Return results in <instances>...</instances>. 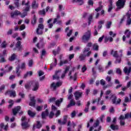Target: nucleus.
<instances>
[{
	"mask_svg": "<svg viewBox=\"0 0 131 131\" xmlns=\"http://www.w3.org/2000/svg\"><path fill=\"white\" fill-rule=\"evenodd\" d=\"M31 6L32 9H37V8H38V3H36V1H34L32 3Z\"/></svg>",
	"mask_w": 131,
	"mask_h": 131,
	"instance_id": "obj_30",
	"label": "nucleus"
},
{
	"mask_svg": "<svg viewBox=\"0 0 131 131\" xmlns=\"http://www.w3.org/2000/svg\"><path fill=\"white\" fill-rule=\"evenodd\" d=\"M74 58V54H70L69 55V59L70 60V61L71 60H72V59H73Z\"/></svg>",
	"mask_w": 131,
	"mask_h": 131,
	"instance_id": "obj_56",
	"label": "nucleus"
},
{
	"mask_svg": "<svg viewBox=\"0 0 131 131\" xmlns=\"http://www.w3.org/2000/svg\"><path fill=\"white\" fill-rule=\"evenodd\" d=\"M82 95V93H81L79 91L76 92L74 94V96L75 97L76 100L79 99V98H80V97H81Z\"/></svg>",
	"mask_w": 131,
	"mask_h": 131,
	"instance_id": "obj_24",
	"label": "nucleus"
},
{
	"mask_svg": "<svg viewBox=\"0 0 131 131\" xmlns=\"http://www.w3.org/2000/svg\"><path fill=\"white\" fill-rule=\"evenodd\" d=\"M32 65H33V60H30L28 63L29 67H32Z\"/></svg>",
	"mask_w": 131,
	"mask_h": 131,
	"instance_id": "obj_52",
	"label": "nucleus"
},
{
	"mask_svg": "<svg viewBox=\"0 0 131 131\" xmlns=\"http://www.w3.org/2000/svg\"><path fill=\"white\" fill-rule=\"evenodd\" d=\"M59 18H60V15H57V18L54 19L53 24H55V23L56 24H62V20H58V19H59Z\"/></svg>",
	"mask_w": 131,
	"mask_h": 131,
	"instance_id": "obj_21",
	"label": "nucleus"
},
{
	"mask_svg": "<svg viewBox=\"0 0 131 131\" xmlns=\"http://www.w3.org/2000/svg\"><path fill=\"white\" fill-rule=\"evenodd\" d=\"M35 23H36V16H35V15H34L33 19L32 20V24H33V25H34V24H35Z\"/></svg>",
	"mask_w": 131,
	"mask_h": 131,
	"instance_id": "obj_51",
	"label": "nucleus"
},
{
	"mask_svg": "<svg viewBox=\"0 0 131 131\" xmlns=\"http://www.w3.org/2000/svg\"><path fill=\"white\" fill-rule=\"evenodd\" d=\"M18 96H19L20 97H21V98H24V97H25V95L24 94V92H20L18 94Z\"/></svg>",
	"mask_w": 131,
	"mask_h": 131,
	"instance_id": "obj_62",
	"label": "nucleus"
},
{
	"mask_svg": "<svg viewBox=\"0 0 131 131\" xmlns=\"http://www.w3.org/2000/svg\"><path fill=\"white\" fill-rule=\"evenodd\" d=\"M93 50H94V51H98L99 46L97 44H94L93 46Z\"/></svg>",
	"mask_w": 131,
	"mask_h": 131,
	"instance_id": "obj_47",
	"label": "nucleus"
},
{
	"mask_svg": "<svg viewBox=\"0 0 131 131\" xmlns=\"http://www.w3.org/2000/svg\"><path fill=\"white\" fill-rule=\"evenodd\" d=\"M21 125L23 128H27L29 127V125L27 122V119L25 116H23L21 118Z\"/></svg>",
	"mask_w": 131,
	"mask_h": 131,
	"instance_id": "obj_7",
	"label": "nucleus"
},
{
	"mask_svg": "<svg viewBox=\"0 0 131 131\" xmlns=\"http://www.w3.org/2000/svg\"><path fill=\"white\" fill-rule=\"evenodd\" d=\"M111 54L113 55L114 57H115L116 58V60L115 61V63L117 64L118 63H120L121 61V58L119 57H118V55L117 54V51H115L114 50H112Z\"/></svg>",
	"mask_w": 131,
	"mask_h": 131,
	"instance_id": "obj_9",
	"label": "nucleus"
},
{
	"mask_svg": "<svg viewBox=\"0 0 131 131\" xmlns=\"http://www.w3.org/2000/svg\"><path fill=\"white\" fill-rule=\"evenodd\" d=\"M14 4L16 7H19L20 6V4H19V0H15Z\"/></svg>",
	"mask_w": 131,
	"mask_h": 131,
	"instance_id": "obj_61",
	"label": "nucleus"
},
{
	"mask_svg": "<svg viewBox=\"0 0 131 131\" xmlns=\"http://www.w3.org/2000/svg\"><path fill=\"white\" fill-rule=\"evenodd\" d=\"M32 74H33L32 71H29L24 75V78H26L27 76H32Z\"/></svg>",
	"mask_w": 131,
	"mask_h": 131,
	"instance_id": "obj_34",
	"label": "nucleus"
},
{
	"mask_svg": "<svg viewBox=\"0 0 131 131\" xmlns=\"http://www.w3.org/2000/svg\"><path fill=\"white\" fill-rule=\"evenodd\" d=\"M13 70V67L10 65H6L5 67V72H11Z\"/></svg>",
	"mask_w": 131,
	"mask_h": 131,
	"instance_id": "obj_18",
	"label": "nucleus"
},
{
	"mask_svg": "<svg viewBox=\"0 0 131 131\" xmlns=\"http://www.w3.org/2000/svg\"><path fill=\"white\" fill-rule=\"evenodd\" d=\"M94 122V119H91L90 122L88 123L87 127H90V125Z\"/></svg>",
	"mask_w": 131,
	"mask_h": 131,
	"instance_id": "obj_50",
	"label": "nucleus"
},
{
	"mask_svg": "<svg viewBox=\"0 0 131 131\" xmlns=\"http://www.w3.org/2000/svg\"><path fill=\"white\" fill-rule=\"evenodd\" d=\"M113 122L114 124H112L111 125V128L113 129V130H117L118 129V125H115V123L116 122V118H114Z\"/></svg>",
	"mask_w": 131,
	"mask_h": 131,
	"instance_id": "obj_15",
	"label": "nucleus"
},
{
	"mask_svg": "<svg viewBox=\"0 0 131 131\" xmlns=\"http://www.w3.org/2000/svg\"><path fill=\"white\" fill-rule=\"evenodd\" d=\"M123 71L125 74L128 75L131 72V67H125L124 68Z\"/></svg>",
	"mask_w": 131,
	"mask_h": 131,
	"instance_id": "obj_19",
	"label": "nucleus"
},
{
	"mask_svg": "<svg viewBox=\"0 0 131 131\" xmlns=\"http://www.w3.org/2000/svg\"><path fill=\"white\" fill-rule=\"evenodd\" d=\"M90 49L89 47L85 48L83 51V54L86 56V57H90V55L91 54H92V52L90 51Z\"/></svg>",
	"mask_w": 131,
	"mask_h": 131,
	"instance_id": "obj_14",
	"label": "nucleus"
},
{
	"mask_svg": "<svg viewBox=\"0 0 131 131\" xmlns=\"http://www.w3.org/2000/svg\"><path fill=\"white\" fill-rule=\"evenodd\" d=\"M85 57L86 56L83 54H80L79 58L81 61H83V60L85 59Z\"/></svg>",
	"mask_w": 131,
	"mask_h": 131,
	"instance_id": "obj_42",
	"label": "nucleus"
},
{
	"mask_svg": "<svg viewBox=\"0 0 131 131\" xmlns=\"http://www.w3.org/2000/svg\"><path fill=\"white\" fill-rule=\"evenodd\" d=\"M127 17V25H130L131 24V18H130V11H128L126 15Z\"/></svg>",
	"mask_w": 131,
	"mask_h": 131,
	"instance_id": "obj_23",
	"label": "nucleus"
},
{
	"mask_svg": "<svg viewBox=\"0 0 131 131\" xmlns=\"http://www.w3.org/2000/svg\"><path fill=\"white\" fill-rule=\"evenodd\" d=\"M109 35H110V36H106L104 37V42H108V41L112 42V41H113V37L116 36V34L114 33L112 31L109 32Z\"/></svg>",
	"mask_w": 131,
	"mask_h": 131,
	"instance_id": "obj_4",
	"label": "nucleus"
},
{
	"mask_svg": "<svg viewBox=\"0 0 131 131\" xmlns=\"http://www.w3.org/2000/svg\"><path fill=\"white\" fill-rule=\"evenodd\" d=\"M16 48L18 49V51H21L23 48V46L21 45V41H17L16 45Z\"/></svg>",
	"mask_w": 131,
	"mask_h": 131,
	"instance_id": "obj_29",
	"label": "nucleus"
},
{
	"mask_svg": "<svg viewBox=\"0 0 131 131\" xmlns=\"http://www.w3.org/2000/svg\"><path fill=\"white\" fill-rule=\"evenodd\" d=\"M128 118H131V113L125 115L124 119H128Z\"/></svg>",
	"mask_w": 131,
	"mask_h": 131,
	"instance_id": "obj_46",
	"label": "nucleus"
},
{
	"mask_svg": "<svg viewBox=\"0 0 131 131\" xmlns=\"http://www.w3.org/2000/svg\"><path fill=\"white\" fill-rule=\"evenodd\" d=\"M91 30H88L84 33L82 37V40L83 42H86L90 38H91Z\"/></svg>",
	"mask_w": 131,
	"mask_h": 131,
	"instance_id": "obj_5",
	"label": "nucleus"
},
{
	"mask_svg": "<svg viewBox=\"0 0 131 131\" xmlns=\"http://www.w3.org/2000/svg\"><path fill=\"white\" fill-rule=\"evenodd\" d=\"M124 116L123 115L120 116V125H124L125 123L124 122Z\"/></svg>",
	"mask_w": 131,
	"mask_h": 131,
	"instance_id": "obj_31",
	"label": "nucleus"
},
{
	"mask_svg": "<svg viewBox=\"0 0 131 131\" xmlns=\"http://www.w3.org/2000/svg\"><path fill=\"white\" fill-rule=\"evenodd\" d=\"M0 126L1 128H4V129H5V130H7V129H8V127H9V125L7 124L5 126V124H4V123H2L0 124Z\"/></svg>",
	"mask_w": 131,
	"mask_h": 131,
	"instance_id": "obj_38",
	"label": "nucleus"
},
{
	"mask_svg": "<svg viewBox=\"0 0 131 131\" xmlns=\"http://www.w3.org/2000/svg\"><path fill=\"white\" fill-rule=\"evenodd\" d=\"M105 83H106V81H105L104 79H101L100 80V84L103 86V90H106L107 88H110V86H112V85L113 84L112 82H110L109 84L107 85H105Z\"/></svg>",
	"mask_w": 131,
	"mask_h": 131,
	"instance_id": "obj_11",
	"label": "nucleus"
},
{
	"mask_svg": "<svg viewBox=\"0 0 131 131\" xmlns=\"http://www.w3.org/2000/svg\"><path fill=\"white\" fill-rule=\"evenodd\" d=\"M20 109H21V106H18L15 107L14 108H13L12 110L13 115H16V114H17L18 112H19V111H20Z\"/></svg>",
	"mask_w": 131,
	"mask_h": 131,
	"instance_id": "obj_22",
	"label": "nucleus"
},
{
	"mask_svg": "<svg viewBox=\"0 0 131 131\" xmlns=\"http://www.w3.org/2000/svg\"><path fill=\"white\" fill-rule=\"evenodd\" d=\"M127 102H129V99H128V97H125L124 102L123 103V106H126L125 103H127Z\"/></svg>",
	"mask_w": 131,
	"mask_h": 131,
	"instance_id": "obj_48",
	"label": "nucleus"
},
{
	"mask_svg": "<svg viewBox=\"0 0 131 131\" xmlns=\"http://www.w3.org/2000/svg\"><path fill=\"white\" fill-rule=\"evenodd\" d=\"M131 34V32L128 31V30H126L125 32V35H126V37H129Z\"/></svg>",
	"mask_w": 131,
	"mask_h": 131,
	"instance_id": "obj_43",
	"label": "nucleus"
},
{
	"mask_svg": "<svg viewBox=\"0 0 131 131\" xmlns=\"http://www.w3.org/2000/svg\"><path fill=\"white\" fill-rule=\"evenodd\" d=\"M39 15H46V11L45 9H43L42 10H40L39 11Z\"/></svg>",
	"mask_w": 131,
	"mask_h": 131,
	"instance_id": "obj_53",
	"label": "nucleus"
},
{
	"mask_svg": "<svg viewBox=\"0 0 131 131\" xmlns=\"http://www.w3.org/2000/svg\"><path fill=\"white\" fill-rule=\"evenodd\" d=\"M124 6V0H118L117 2V10H120V9H122Z\"/></svg>",
	"mask_w": 131,
	"mask_h": 131,
	"instance_id": "obj_12",
	"label": "nucleus"
},
{
	"mask_svg": "<svg viewBox=\"0 0 131 131\" xmlns=\"http://www.w3.org/2000/svg\"><path fill=\"white\" fill-rule=\"evenodd\" d=\"M112 9H113V8L112 7V2H111L110 5H109L108 6V12H110L111 11H112Z\"/></svg>",
	"mask_w": 131,
	"mask_h": 131,
	"instance_id": "obj_58",
	"label": "nucleus"
},
{
	"mask_svg": "<svg viewBox=\"0 0 131 131\" xmlns=\"http://www.w3.org/2000/svg\"><path fill=\"white\" fill-rule=\"evenodd\" d=\"M35 97L34 96L30 97L31 101L29 103L30 106H35Z\"/></svg>",
	"mask_w": 131,
	"mask_h": 131,
	"instance_id": "obj_27",
	"label": "nucleus"
},
{
	"mask_svg": "<svg viewBox=\"0 0 131 131\" xmlns=\"http://www.w3.org/2000/svg\"><path fill=\"white\" fill-rule=\"evenodd\" d=\"M72 98H73V95L72 94H69L68 99L71 100L70 102V104H69L67 106L68 108H70V107H72L73 106L75 105V101L72 99Z\"/></svg>",
	"mask_w": 131,
	"mask_h": 131,
	"instance_id": "obj_8",
	"label": "nucleus"
},
{
	"mask_svg": "<svg viewBox=\"0 0 131 131\" xmlns=\"http://www.w3.org/2000/svg\"><path fill=\"white\" fill-rule=\"evenodd\" d=\"M16 57H17V56L15 54H12L11 56L9 58V61H14L15 59H16Z\"/></svg>",
	"mask_w": 131,
	"mask_h": 131,
	"instance_id": "obj_41",
	"label": "nucleus"
},
{
	"mask_svg": "<svg viewBox=\"0 0 131 131\" xmlns=\"http://www.w3.org/2000/svg\"><path fill=\"white\" fill-rule=\"evenodd\" d=\"M62 70H59L55 72V74L53 76V79H59L60 78V74Z\"/></svg>",
	"mask_w": 131,
	"mask_h": 131,
	"instance_id": "obj_16",
	"label": "nucleus"
},
{
	"mask_svg": "<svg viewBox=\"0 0 131 131\" xmlns=\"http://www.w3.org/2000/svg\"><path fill=\"white\" fill-rule=\"evenodd\" d=\"M101 101V98H98V99H94L93 101V104H95V103H97V104H100V105H103L104 104L103 101Z\"/></svg>",
	"mask_w": 131,
	"mask_h": 131,
	"instance_id": "obj_26",
	"label": "nucleus"
},
{
	"mask_svg": "<svg viewBox=\"0 0 131 131\" xmlns=\"http://www.w3.org/2000/svg\"><path fill=\"white\" fill-rule=\"evenodd\" d=\"M56 98L52 97L49 99V103H54L55 102V104L56 105V106H58V107H59V106H60V104H61V103L63 102V98H60L59 100H58L56 101Z\"/></svg>",
	"mask_w": 131,
	"mask_h": 131,
	"instance_id": "obj_6",
	"label": "nucleus"
},
{
	"mask_svg": "<svg viewBox=\"0 0 131 131\" xmlns=\"http://www.w3.org/2000/svg\"><path fill=\"white\" fill-rule=\"evenodd\" d=\"M26 66V64H25V63L23 62V63H21L20 68L21 69H25V67Z\"/></svg>",
	"mask_w": 131,
	"mask_h": 131,
	"instance_id": "obj_64",
	"label": "nucleus"
},
{
	"mask_svg": "<svg viewBox=\"0 0 131 131\" xmlns=\"http://www.w3.org/2000/svg\"><path fill=\"white\" fill-rule=\"evenodd\" d=\"M7 94H9V95L10 97H13V98H15V97H16V91H8L6 93V95H7Z\"/></svg>",
	"mask_w": 131,
	"mask_h": 131,
	"instance_id": "obj_25",
	"label": "nucleus"
},
{
	"mask_svg": "<svg viewBox=\"0 0 131 131\" xmlns=\"http://www.w3.org/2000/svg\"><path fill=\"white\" fill-rule=\"evenodd\" d=\"M57 65V59L54 58V63H52L51 64V68H53L54 67Z\"/></svg>",
	"mask_w": 131,
	"mask_h": 131,
	"instance_id": "obj_44",
	"label": "nucleus"
},
{
	"mask_svg": "<svg viewBox=\"0 0 131 131\" xmlns=\"http://www.w3.org/2000/svg\"><path fill=\"white\" fill-rule=\"evenodd\" d=\"M76 124H75V123L74 122H72L71 123V121H69L68 123V126H70V127H73V128H74Z\"/></svg>",
	"mask_w": 131,
	"mask_h": 131,
	"instance_id": "obj_36",
	"label": "nucleus"
},
{
	"mask_svg": "<svg viewBox=\"0 0 131 131\" xmlns=\"http://www.w3.org/2000/svg\"><path fill=\"white\" fill-rule=\"evenodd\" d=\"M91 105V102L90 101H88L87 102L86 107L84 110V112L88 113L89 112V107H90V105Z\"/></svg>",
	"mask_w": 131,
	"mask_h": 131,
	"instance_id": "obj_40",
	"label": "nucleus"
},
{
	"mask_svg": "<svg viewBox=\"0 0 131 131\" xmlns=\"http://www.w3.org/2000/svg\"><path fill=\"white\" fill-rule=\"evenodd\" d=\"M62 85V82H57V83L53 82L51 85V88L52 90H56L57 88H59V86H61Z\"/></svg>",
	"mask_w": 131,
	"mask_h": 131,
	"instance_id": "obj_13",
	"label": "nucleus"
},
{
	"mask_svg": "<svg viewBox=\"0 0 131 131\" xmlns=\"http://www.w3.org/2000/svg\"><path fill=\"white\" fill-rule=\"evenodd\" d=\"M60 114H61V111L60 110H57L54 115L56 116V117H58Z\"/></svg>",
	"mask_w": 131,
	"mask_h": 131,
	"instance_id": "obj_54",
	"label": "nucleus"
},
{
	"mask_svg": "<svg viewBox=\"0 0 131 131\" xmlns=\"http://www.w3.org/2000/svg\"><path fill=\"white\" fill-rule=\"evenodd\" d=\"M77 3L79 4V5H83L84 3V0H76Z\"/></svg>",
	"mask_w": 131,
	"mask_h": 131,
	"instance_id": "obj_57",
	"label": "nucleus"
},
{
	"mask_svg": "<svg viewBox=\"0 0 131 131\" xmlns=\"http://www.w3.org/2000/svg\"><path fill=\"white\" fill-rule=\"evenodd\" d=\"M41 127V124L38 121H37L36 124H34L33 126L34 128H40Z\"/></svg>",
	"mask_w": 131,
	"mask_h": 131,
	"instance_id": "obj_32",
	"label": "nucleus"
},
{
	"mask_svg": "<svg viewBox=\"0 0 131 131\" xmlns=\"http://www.w3.org/2000/svg\"><path fill=\"white\" fill-rule=\"evenodd\" d=\"M68 63V60L67 59H64L62 60H60L59 63V66H62V65H65V64H67Z\"/></svg>",
	"mask_w": 131,
	"mask_h": 131,
	"instance_id": "obj_37",
	"label": "nucleus"
},
{
	"mask_svg": "<svg viewBox=\"0 0 131 131\" xmlns=\"http://www.w3.org/2000/svg\"><path fill=\"white\" fill-rule=\"evenodd\" d=\"M116 73H117V74H119L120 75H121V70H120V69H116Z\"/></svg>",
	"mask_w": 131,
	"mask_h": 131,
	"instance_id": "obj_63",
	"label": "nucleus"
},
{
	"mask_svg": "<svg viewBox=\"0 0 131 131\" xmlns=\"http://www.w3.org/2000/svg\"><path fill=\"white\" fill-rule=\"evenodd\" d=\"M36 109L37 111H41V110H42V106H37Z\"/></svg>",
	"mask_w": 131,
	"mask_h": 131,
	"instance_id": "obj_60",
	"label": "nucleus"
},
{
	"mask_svg": "<svg viewBox=\"0 0 131 131\" xmlns=\"http://www.w3.org/2000/svg\"><path fill=\"white\" fill-rule=\"evenodd\" d=\"M32 90L33 92H36L39 89V83L37 81H33L32 82Z\"/></svg>",
	"mask_w": 131,
	"mask_h": 131,
	"instance_id": "obj_10",
	"label": "nucleus"
},
{
	"mask_svg": "<svg viewBox=\"0 0 131 131\" xmlns=\"http://www.w3.org/2000/svg\"><path fill=\"white\" fill-rule=\"evenodd\" d=\"M99 123H100L99 122V120H96V122L94 123L93 125L94 127H97V126L99 125Z\"/></svg>",
	"mask_w": 131,
	"mask_h": 131,
	"instance_id": "obj_55",
	"label": "nucleus"
},
{
	"mask_svg": "<svg viewBox=\"0 0 131 131\" xmlns=\"http://www.w3.org/2000/svg\"><path fill=\"white\" fill-rule=\"evenodd\" d=\"M7 47V42L6 41H4L2 44H1V47L2 48H6Z\"/></svg>",
	"mask_w": 131,
	"mask_h": 131,
	"instance_id": "obj_59",
	"label": "nucleus"
},
{
	"mask_svg": "<svg viewBox=\"0 0 131 131\" xmlns=\"http://www.w3.org/2000/svg\"><path fill=\"white\" fill-rule=\"evenodd\" d=\"M31 83L32 84V82H28L27 83L25 84V88L26 90H29L30 89L31 86Z\"/></svg>",
	"mask_w": 131,
	"mask_h": 131,
	"instance_id": "obj_39",
	"label": "nucleus"
},
{
	"mask_svg": "<svg viewBox=\"0 0 131 131\" xmlns=\"http://www.w3.org/2000/svg\"><path fill=\"white\" fill-rule=\"evenodd\" d=\"M40 29H43V25L42 24H40L38 25V28L37 29L36 32L37 34H41V30Z\"/></svg>",
	"mask_w": 131,
	"mask_h": 131,
	"instance_id": "obj_17",
	"label": "nucleus"
},
{
	"mask_svg": "<svg viewBox=\"0 0 131 131\" xmlns=\"http://www.w3.org/2000/svg\"><path fill=\"white\" fill-rule=\"evenodd\" d=\"M26 0H24L21 3V6H24L25 5L26 6L24 8L23 10V13H21L20 11L18 10H16L13 12H11V18H16L17 16H20L21 18H24L27 16V12H29V10L30 9V6H29V4H30V2L28 1L26 3Z\"/></svg>",
	"mask_w": 131,
	"mask_h": 131,
	"instance_id": "obj_1",
	"label": "nucleus"
},
{
	"mask_svg": "<svg viewBox=\"0 0 131 131\" xmlns=\"http://www.w3.org/2000/svg\"><path fill=\"white\" fill-rule=\"evenodd\" d=\"M111 94V90H107L105 92V100H112L113 103L115 104V105H118V104H120V102H121V99L119 98L116 101L117 97L114 94H111V97H109L108 96Z\"/></svg>",
	"mask_w": 131,
	"mask_h": 131,
	"instance_id": "obj_3",
	"label": "nucleus"
},
{
	"mask_svg": "<svg viewBox=\"0 0 131 131\" xmlns=\"http://www.w3.org/2000/svg\"><path fill=\"white\" fill-rule=\"evenodd\" d=\"M8 103L10 104L9 105V108H11V107H12V106H13V104H14V101L10 100L8 101Z\"/></svg>",
	"mask_w": 131,
	"mask_h": 131,
	"instance_id": "obj_49",
	"label": "nucleus"
},
{
	"mask_svg": "<svg viewBox=\"0 0 131 131\" xmlns=\"http://www.w3.org/2000/svg\"><path fill=\"white\" fill-rule=\"evenodd\" d=\"M49 115V111L48 110H46L45 112H43L41 114L42 118H46V116Z\"/></svg>",
	"mask_w": 131,
	"mask_h": 131,
	"instance_id": "obj_33",
	"label": "nucleus"
},
{
	"mask_svg": "<svg viewBox=\"0 0 131 131\" xmlns=\"http://www.w3.org/2000/svg\"><path fill=\"white\" fill-rule=\"evenodd\" d=\"M112 24V21H107V24L106 25V27L107 29L110 28V27H111V25Z\"/></svg>",
	"mask_w": 131,
	"mask_h": 131,
	"instance_id": "obj_45",
	"label": "nucleus"
},
{
	"mask_svg": "<svg viewBox=\"0 0 131 131\" xmlns=\"http://www.w3.org/2000/svg\"><path fill=\"white\" fill-rule=\"evenodd\" d=\"M28 114L30 117H34L36 113L35 112H32L31 111H28Z\"/></svg>",
	"mask_w": 131,
	"mask_h": 131,
	"instance_id": "obj_35",
	"label": "nucleus"
},
{
	"mask_svg": "<svg viewBox=\"0 0 131 131\" xmlns=\"http://www.w3.org/2000/svg\"><path fill=\"white\" fill-rule=\"evenodd\" d=\"M68 71H69L68 75L70 76V78H73L74 80H75L76 79V76H77V73L76 72V68L71 66H68L66 67L63 72L61 74V78H64L65 76H66V73H67Z\"/></svg>",
	"mask_w": 131,
	"mask_h": 131,
	"instance_id": "obj_2",
	"label": "nucleus"
},
{
	"mask_svg": "<svg viewBox=\"0 0 131 131\" xmlns=\"http://www.w3.org/2000/svg\"><path fill=\"white\" fill-rule=\"evenodd\" d=\"M68 118V116H64L63 117V120L61 121V120H58V123L59 124H66V122H67V119Z\"/></svg>",
	"mask_w": 131,
	"mask_h": 131,
	"instance_id": "obj_20",
	"label": "nucleus"
},
{
	"mask_svg": "<svg viewBox=\"0 0 131 131\" xmlns=\"http://www.w3.org/2000/svg\"><path fill=\"white\" fill-rule=\"evenodd\" d=\"M15 72L17 77L21 76V71L19 66L16 68Z\"/></svg>",
	"mask_w": 131,
	"mask_h": 131,
	"instance_id": "obj_28",
	"label": "nucleus"
}]
</instances>
